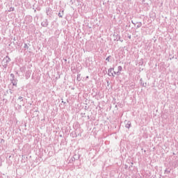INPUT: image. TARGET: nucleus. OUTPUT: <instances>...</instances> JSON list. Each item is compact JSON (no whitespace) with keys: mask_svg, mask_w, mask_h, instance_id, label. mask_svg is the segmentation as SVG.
Wrapping results in <instances>:
<instances>
[{"mask_svg":"<svg viewBox=\"0 0 178 178\" xmlns=\"http://www.w3.org/2000/svg\"><path fill=\"white\" fill-rule=\"evenodd\" d=\"M10 58L9 57V56H6V57L3 58L2 62H1V65L3 66V67H4V69H6V67H8V63H9V62H10Z\"/></svg>","mask_w":178,"mask_h":178,"instance_id":"obj_1","label":"nucleus"},{"mask_svg":"<svg viewBox=\"0 0 178 178\" xmlns=\"http://www.w3.org/2000/svg\"><path fill=\"white\" fill-rule=\"evenodd\" d=\"M46 13L47 15L49 16V17H51L52 15L54 14V11L52 10V8H51V7H47Z\"/></svg>","mask_w":178,"mask_h":178,"instance_id":"obj_2","label":"nucleus"},{"mask_svg":"<svg viewBox=\"0 0 178 178\" xmlns=\"http://www.w3.org/2000/svg\"><path fill=\"white\" fill-rule=\"evenodd\" d=\"M48 24H49V22H48V19H44L41 23L42 27H48Z\"/></svg>","mask_w":178,"mask_h":178,"instance_id":"obj_3","label":"nucleus"},{"mask_svg":"<svg viewBox=\"0 0 178 178\" xmlns=\"http://www.w3.org/2000/svg\"><path fill=\"white\" fill-rule=\"evenodd\" d=\"M122 70H123V67L122 66H118V72L117 73L115 72V74H116V76H120L121 73L120 72H122Z\"/></svg>","mask_w":178,"mask_h":178,"instance_id":"obj_4","label":"nucleus"},{"mask_svg":"<svg viewBox=\"0 0 178 178\" xmlns=\"http://www.w3.org/2000/svg\"><path fill=\"white\" fill-rule=\"evenodd\" d=\"M31 76V70H29L28 71L26 72V74H25V77L26 80H29Z\"/></svg>","mask_w":178,"mask_h":178,"instance_id":"obj_5","label":"nucleus"},{"mask_svg":"<svg viewBox=\"0 0 178 178\" xmlns=\"http://www.w3.org/2000/svg\"><path fill=\"white\" fill-rule=\"evenodd\" d=\"M124 123L126 129H130L131 127V122L125 120Z\"/></svg>","mask_w":178,"mask_h":178,"instance_id":"obj_6","label":"nucleus"},{"mask_svg":"<svg viewBox=\"0 0 178 178\" xmlns=\"http://www.w3.org/2000/svg\"><path fill=\"white\" fill-rule=\"evenodd\" d=\"M114 41H120L121 42H123V40H120V35L119 34L115 35V38L114 39Z\"/></svg>","mask_w":178,"mask_h":178,"instance_id":"obj_7","label":"nucleus"},{"mask_svg":"<svg viewBox=\"0 0 178 178\" xmlns=\"http://www.w3.org/2000/svg\"><path fill=\"white\" fill-rule=\"evenodd\" d=\"M14 87H17V79L10 81Z\"/></svg>","mask_w":178,"mask_h":178,"instance_id":"obj_8","label":"nucleus"},{"mask_svg":"<svg viewBox=\"0 0 178 178\" xmlns=\"http://www.w3.org/2000/svg\"><path fill=\"white\" fill-rule=\"evenodd\" d=\"M113 70H115V67H111L108 69V76H109L111 77V73H112V72H113Z\"/></svg>","mask_w":178,"mask_h":178,"instance_id":"obj_9","label":"nucleus"},{"mask_svg":"<svg viewBox=\"0 0 178 178\" xmlns=\"http://www.w3.org/2000/svg\"><path fill=\"white\" fill-rule=\"evenodd\" d=\"M80 127V124H79V122H76L73 125V128L75 129V130H77V129H79V127Z\"/></svg>","mask_w":178,"mask_h":178,"instance_id":"obj_10","label":"nucleus"},{"mask_svg":"<svg viewBox=\"0 0 178 178\" xmlns=\"http://www.w3.org/2000/svg\"><path fill=\"white\" fill-rule=\"evenodd\" d=\"M65 12V10H62L61 11L60 10V12L58 13V16L59 17H63V13Z\"/></svg>","mask_w":178,"mask_h":178,"instance_id":"obj_11","label":"nucleus"},{"mask_svg":"<svg viewBox=\"0 0 178 178\" xmlns=\"http://www.w3.org/2000/svg\"><path fill=\"white\" fill-rule=\"evenodd\" d=\"M73 157L74 160L79 161V159H80V154H74Z\"/></svg>","mask_w":178,"mask_h":178,"instance_id":"obj_12","label":"nucleus"},{"mask_svg":"<svg viewBox=\"0 0 178 178\" xmlns=\"http://www.w3.org/2000/svg\"><path fill=\"white\" fill-rule=\"evenodd\" d=\"M140 83L141 86H143V87H147V83H144V82H143V79H140Z\"/></svg>","mask_w":178,"mask_h":178,"instance_id":"obj_13","label":"nucleus"},{"mask_svg":"<svg viewBox=\"0 0 178 178\" xmlns=\"http://www.w3.org/2000/svg\"><path fill=\"white\" fill-rule=\"evenodd\" d=\"M10 81H13V80H17V79H16V77H15V74H10Z\"/></svg>","mask_w":178,"mask_h":178,"instance_id":"obj_14","label":"nucleus"},{"mask_svg":"<svg viewBox=\"0 0 178 178\" xmlns=\"http://www.w3.org/2000/svg\"><path fill=\"white\" fill-rule=\"evenodd\" d=\"M76 80H77L78 81H81V74H77Z\"/></svg>","mask_w":178,"mask_h":178,"instance_id":"obj_15","label":"nucleus"},{"mask_svg":"<svg viewBox=\"0 0 178 178\" xmlns=\"http://www.w3.org/2000/svg\"><path fill=\"white\" fill-rule=\"evenodd\" d=\"M144 65V59L141 58L139 61V65L143 66Z\"/></svg>","mask_w":178,"mask_h":178,"instance_id":"obj_16","label":"nucleus"},{"mask_svg":"<svg viewBox=\"0 0 178 178\" xmlns=\"http://www.w3.org/2000/svg\"><path fill=\"white\" fill-rule=\"evenodd\" d=\"M115 73H118V72L112 71L111 72H110V74L113 77H115L116 76V74H115Z\"/></svg>","mask_w":178,"mask_h":178,"instance_id":"obj_17","label":"nucleus"},{"mask_svg":"<svg viewBox=\"0 0 178 178\" xmlns=\"http://www.w3.org/2000/svg\"><path fill=\"white\" fill-rule=\"evenodd\" d=\"M19 102H20L19 105L24 106V99L20 100Z\"/></svg>","mask_w":178,"mask_h":178,"instance_id":"obj_18","label":"nucleus"},{"mask_svg":"<svg viewBox=\"0 0 178 178\" xmlns=\"http://www.w3.org/2000/svg\"><path fill=\"white\" fill-rule=\"evenodd\" d=\"M164 173H165L166 175H169V173H170V169H165Z\"/></svg>","mask_w":178,"mask_h":178,"instance_id":"obj_19","label":"nucleus"},{"mask_svg":"<svg viewBox=\"0 0 178 178\" xmlns=\"http://www.w3.org/2000/svg\"><path fill=\"white\" fill-rule=\"evenodd\" d=\"M15 11V7H10L8 10V12H14Z\"/></svg>","mask_w":178,"mask_h":178,"instance_id":"obj_20","label":"nucleus"},{"mask_svg":"<svg viewBox=\"0 0 178 178\" xmlns=\"http://www.w3.org/2000/svg\"><path fill=\"white\" fill-rule=\"evenodd\" d=\"M141 26H143V24L141 22H139L137 25V29H140V27H141Z\"/></svg>","mask_w":178,"mask_h":178,"instance_id":"obj_21","label":"nucleus"},{"mask_svg":"<svg viewBox=\"0 0 178 178\" xmlns=\"http://www.w3.org/2000/svg\"><path fill=\"white\" fill-rule=\"evenodd\" d=\"M26 18L29 19L30 20V22H31V20H33V17L31 16H26Z\"/></svg>","mask_w":178,"mask_h":178,"instance_id":"obj_22","label":"nucleus"},{"mask_svg":"<svg viewBox=\"0 0 178 178\" xmlns=\"http://www.w3.org/2000/svg\"><path fill=\"white\" fill-rule=\"evenodd\" d=\"M24 48L25 49H29V46L27 45L26 43H24Z\"/></svg>","mask_w":178,"mask_h":178,"instance_id":"obj_23","label":"nucleus"},{"mask_svg":"<svg viewBox=\"0 0 178 178\" xmlns=\"http://www.w3.org/2000/svg\"><path fill=\"white\" fill-rule=\"evenodd\" d=\"M110 58H112V56H108L106 58V60L107 62H110V60H109Z\"/></svg>","mask_w":178,"mask_h":178,"instance_id":"obj_24","label":"nucleus"},{"mask_svg":"<svg viewBox=\"0 0 178 178\" xmlns=\"http://www.w3.org/2000/svg\"><path fill=\"white\" fill-rule=\"evenodd\" d=\"M70 134H72L73 137H77V134L76 132H74V134L71 133Z\"/></svg>","mask_w":178,"mask_h":178,"instance_id":"obj_25","label":"nucleus"},{"mask_svg":"<svg viewBox=\"0 0 178 178\" xmlns=\"http://www.w3.org/2000/svg\"><path fill=\"white\" fill-rule=\"evenodd\" d=\"M16 108L19 110L22 109V106L19 104V106H17Z\"/></svg>","mask_w":178,"mask_h":178,"instance_id":"obj_26","label":"nucleus"},{"mask_svg":"<svg viewBox=\"0 0 178 178\" xmlns=\"http://www.w3.org/2000/svg\"><path fill=\"white\" fill-rule=\"evenodd\" d=\"M0 144H1V145L5 144V140L3 139H1Z\"/></svg>","mask_w":178,"mask_h":178,"instance_id":"obj_27","label":"nucleus"},{"mask_svg":"<svg viewBox=\"0 0 178 178\" xmlns=\"http://www.w3.org/2000/svg\"><path fill=\"white\" fill-rule=\"evenodd\" d=\"M76 160H74V157H72L70 160V162H74Z\"/></svg>","mask_w":178,"mask_h":178,"instance_id":"obj_28","label":"nucleus"},{"mask_svg":"<svg viewBox=\"0 0 178 178\" xmlns=\"http://www.w3.org/2000/svg\"><path fill=\"white\" fill-rule=\"evenodd\" d=\"M19 99V101H22V99H23V97H22V96H19V97H18V100Z\"/></svg>","mask_w":178,"mask_h":178,"instance_id":"obj_29","label":"nucleus"},{"mask_svg":"<svg viewBox=\"0 0 178 178\" xmlns=\"http://www.w3.org/2000/svg\"><path fill=\"white\" fill-rule=\"evenodd\" d=\"M74 2H76V1H74V0H70V3H72V5H73V3H74Z\"/></svg>","mask_w":178,"mask_h":178,"instance_id":"obj_30","label":"nucleus"},{"mask_svg":"<svg viewBox=\"0 0 178 178\" xmlns=\"http://www.w3.org/2000/svg\"><path fill=\"white\" fill-rule=\"evenodd\" d=\"M84 109H85L86 111H88V107L87 106H86L84 107Z\"/></svg>","mask_w":178,"mask_h":178,"instance_id":"obj_31","label":"nucleus"},{"mask_svg":"<svg viewBox=\"0 0 178 178\" xmlns=\"http://www.w3.org/2000/svg\"><path fill=\"white\" fill-rule=\"evenodd\" d=\"M12 158V155H10L8 157V160L10 161V159Z\"/></svg>","mask_w":178,"mask_h":178,"instance_id":"obj_32","label":"nucleus"},{"mask_svg":"<svg viewBox=\"0 0 178 178\" xmlns=\"http://www.w3.org/2000/svg\"><path fill=\"white\" fill-rule=\"evenodd\" d=\"M170 60H172V59H175V56H173L172 58H170Z\"/></svg>","mask_w":178,"mask_h":178,"instance_id":"obj_33","label":"nucleus"},{"mask_svg":"<svg viewBox=\"0 0 178 178\" xmlns=\"http://www.w3.org/2000/svg\"><path fill=\"white\" fill-rule=\"evenodd\" d=\"M118 106H122V104L118 103Z\"/></svg>","mask_w":178,"mask_h":178,"instance_id":"obj_34","label":"nucleus"},{"mask_svg":"<svg viewBox=\"0 0 178 178\" xmlns=\"http://www.w3.org/2000/svg\"><path fill=\"white\" fill-rule=\"evenodd\" d=\"M62 102H63V104L64 105H65V104H66L65 102L62 101Z\"/></svg>","mask_w":178,"mask_h":178,"instance_id":"obj_35","label":"nucleus"},{"mask_svg":"<svg viewBox=\"0 0 178 178\" xmlns=\"http://www.w3.org/2000/svg\"><path fill=\"white\" fill-rule=\"evenodd\" d=\"M128 38L129 39L131 38V35L128 36Z\"/></svg>","mask_w":178,"mask_h":178,"instance_id":"obj_36","label":"nucleus"},{"mask_svg":"<svg viewBox=\"0 0 178 178\" xmlns=\"http://www.w3.org/2000/svg\"><path fill=\"white\" fill-rule=\"evenodd\" d=\"M13 41H16V38H13Z\"/></svg>","mask_w":178,"mask_h":178,"instance_id":"obj_37","label":"nucleus"},{"mask_svg":"<svg viewBox=\"0 0 178 178\" xmlns=\"http://www.w3.org/2000/svg\"><path fill=\"white\" fill-rule=\"evenodd\" d=\"M77 1V2H80L81 0H76Z\"/></svg>","mask_w":178,"mask_h":178,"instance_id":"obj_38","label":"nucleus"},{"mask_svg":"<svg viewBox=\"0 0 178 178\" xmlns=\"http://www.w3.org/2000/svg\"><path fill=\"white\" fill-rule=\"evenodd\" d=\"M67 59H64V61H65V62H67Z\"/></svg>","mask_w":178,"mask_h":178,"instance_id":"obj_39","label":"nucleus"},{"mask_svg":"<svg viewBox=\"0 0 178 178\" xmlns=\"http://www.w3.org/2000/svg\"><path fill=\"white\" fill-rule=\"evenodd\" d=\"M88 119H90V115H88Z\"/></svg>","mask_w":178,"mask_h":178,"instance_id":"obj_40","label":"nucleus"},{"mask_svg":"<svg viewBox=\"0 0 178 178\" xmlns=\"http://www.w3.org/2000/svg\"><path fill=\"white\" fill-rule=\"evenodd\" d=\"M115 108H118V105H115Z\"/></svg>","mask_w":178,"mask_h":178,"instance_id":"obj_41","label":"nucleus"},{"mask_svg":"<svg viewBox=\"0 0 178 178\" xmlns=\"http://www.w3.org/2000/svg\"><path fill=\"white\" fill-rule=\"evenodd\" d=\"M34 12H35V13L37 12V10H35Z\"/></svg>","mask_w":178,"mask_h":178,"instance_id":"obj_42","label":"nucleus"},{"mask_svg":"<svg viewBox=\"0 0 178 178\" xmlns=\"http://www.w3.org/2000/svg\"><path fill=\"white\" fill-rule=\"evenodd\" d=\"M78 136H81V134H79Z\"/></svg>","mask_w":178,"mask_h":178,"instance_id":"obj_43","label":"nucleus"},{"mask_svg":"<svg viewBox=\"0 0 178 178\" xmlns=\"http://www.w3.org/2000/svg\"><path fill=\"white\" fill-rule=\"evenodd\" d=\"M131 22L133 23V24H134V22H133V21H131Z\"/></svg>","mask_w":178,"mask_h":178,"instance_id":"obj_44","label":"nucleus"},{"mask_svg":"<svg viewBox=\"0 0 178 178\" xmlns=\"http://www.w3.org/2000/svg\"><path fill=\"white\" fill-rule=\"evenodd\" d=\"M175 59H177V57H175Z\"/></svg>","mask_w":178,"mask_h":178,"instance_id":"obj_45","label":"nucleus"},{"mask_svg":"<svg viewBox=\"0 0 178 178\" xmlns=\"http://www.w3.org/2000/svg\"><path fill=\"white\" fill-rule=\"evenodd\" d=\"M131 163V166H133V163Z\"/></svg>","mask_w":178,"mask_h":178,"instance_id":"obj_46","label":"nucleus"},{"mask_svg":"<svg viewBox=\"0 0 178 178\" xmlns=\"http://www.w3.org/2000/svg\"><path fill=\"white\" fill-rule=\"evenodd\" d=\"M74 2H76V0H74Z\"/></svg>","mask_w":178,"mask_h":178,"instance_id":"obj_47","label":"nucleus"},{"mask_svg":"<svg viewBox=\"0 0 178 178\" xmlns=\"http://www.w3.org/2000/svg\"><path fill=\"white\" fill-rule=\"evenodd\" d=\"M86 79H88V76H86Z\"/></svg>","mask_w":178,"mask_h":178,"instance_id":"obj_48","label":"nucleus"}]
</instances>
